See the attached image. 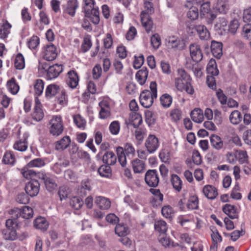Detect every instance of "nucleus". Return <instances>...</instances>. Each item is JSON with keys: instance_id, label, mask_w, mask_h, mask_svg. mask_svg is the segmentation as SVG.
<instances>
[{"instance_id": "nucleus-23", "label": "nucleus", "mask_w": 251, "mask_h": 251, "mask_svg": "<svg viewBox=\"0 0 251 251\" xmlns=\"http://www.w3.org/2000/svg\"><path fill=\"white\" fill-rule=\"evenodd\" d=\"M117 161V157L112 151H106L102 156V161L105 164L114 165Z\"/></svg>"}, {"instance_id": "nucleus-34", "label": "nucleus", "mask_w": 251, "mask_h": 251, "mask_svg": "<svg viewBox=\"0 0 251 251\" xmlns=\"http://www.w3.org/2000/svg\"><path fill=\"white\" fill-rule=\"evenodd\" d=\"M229 119L232 124L236 125L241 122L242 115L238 110H234L230 114Z\"/></svg>"}, {"instance_id": "nucleus-55", "label": "nucleus", "mask_w": 251, "mask_h": 251, "mask_svg": "<svg viewBox=\"0 0 251 251\" xmlns=\"http://www.w3.org/2000/svg\"><path fill=\"white\" fill-rule=\"evenodd\" d=\"M40 43V39L37 36H33L28 41V47L30 49H35Z\"/></svg>"}, {"instance_id": "nucleus-8", "label": "nucleus", "mask_w": 251, "mask_h": 251, "mask_svg": "<svg viewBox=\"0 0 251 251\" xmlns=\"http://www.w3.org/2000/svg\"><path fill=\"white\" fill-rule=\"evenodd\" d=\"M200 15L205 16L207 19L208 24L212 23L213 21L216 18V15L212 12L210 8V2L206 1L200 5Z\"/></svg>"}, {"instance_id": "nucleus-30", "label": "nucleus", "mask_w": 251, "mask_h": 251, "mask_svg": "<svg viewBox=\"0 0 251 251\" xmlns=\"http://www.w3.org/2000/svg\"><path fill=\"white\" fill-rule=\"evenodd\" d=\"M115 232L120 237H126L129 232L128 227L124 224H118L115 227Z\"/></svg>"}, {"instance_id": "nucleus-36", "label": "nucleus", "mask_w": 251, "mask_h": 251, "mask_svg": "<svg viewBox=\"0 0 251 251\" xmlns=\"http://www.w3.org/2000/svg\"><path fill=\"white\" fill-rule=\"evenodd\" d=\"M132 165L133 171L135 173H140L145 169L144 162L138 159H135L132 161Z\"/></svg>"}, {"instance_id": "nucleus-61", "label": "nucleus", "mask_w": 251, "mask_h": 251, "mask_svg": "<svg viewBox=\"0 0 251 251\" xmlns=\"http://www.w3.org/2000/svg\"><path fill=\"white\" fill-rule=\"evenodd\" d=\"M80 150L75 144L72 145L69 149V153L73 159H77Z\"/></svg>"}, {"instance_id": "nucleus-38", "label": "nucleus", "mask_w": 251, "mask_h": 251, "mask_svg": "<svg viewBox=\"0 0 251 251\" xmlns=\"http://www.w3.org/2000/svg\"><path fill=\"white\" fill-rule=\"evenodd\" d=\"M92 46V43L91 40V36L89 35H86L83 40L81 46V51L85 53L88 51Z\"/></svg>"}, {"instance_id": "nucleus-33", "label": "nucleus", "mask_w": 251, "mask_h": 251, "mask_svg": "<svg viewBox=\"0 0 251 251\" xmlns=\"http://www.w3.org/2000/svg\"><path fill=\"white\" fill-rule=\"evenodd\" d=\"M99 106L100 107V110L99 112L100 118L105 119L109 116V107L106 102L101 101L99 103Z\"/></svg>"}, {"instance_id": "nucleus-10", "label": "nucleus", "mask_w": 251, "mask_h": 251, "mask_svg": "<svg viewBox=\"0 0 251 251\" xmlns=\"http://www.w3.org/2000/svg\"><path fill=\"white\" fill-rule=\"evenodd\" d=\"M40 183L38 180L31 179L26 184L25 189L26 193L31 197L38 195L40 190Z\"/></svg>"}, {"instance_id": "nucleus-59", "label": "nucleus", "mask_w": 251, "mask_h": 251, "mask_svg": "<svg viewBox=\"0 0 251 251\" xmlns=\"http://www.w3.org/2000/svg\"><path fill=\"white\" fill-rule=\"evenodd\" d=\"M91 185L88 179H84L81 182L80 193H83L84 195H86V191L91 190Z\"/></svg>"}, {"instance_id": "nucleus-4", "label": "nucleus", "mask_w": 251, "mask_h": 251, "mask_svg": "<svg viewBox=\"0 0 251 251\" xmlns=\"http://www.w3.org/2000/svg\"><path fill=\"white\" fill-rule=\"evenodd\" d=\"M145 8L147 11H143L140 14L141 20L142 25L145 28L146 31L149 33L152 29L153 22L151 20L149 13L153 12L152 4L149 1L144 2Z\"/></svg>"}, {"instance_id": "nucleus-27", "label": "nucleus", "mask_w": 251, "mask_h": 251, "mask_svg": "<svg viewBox=\"0 0 251 251\" xmlns=\"http://www.w3.org/2000/svg\"><path fill=\"white\" fill-rule=\"evenodd\" d=\"M95 202L100 209L103 210L108 209L111 205L110 201L102 197H96Z\"/></svg>"}, {"instance_id": "nucleus-58", "label": "nucleus", "mask_w": 251, "mask_h": 251, "mask_svg": "<svg viewBox=\"0 0 251 251\" xmlns=\"http://www.w3.org/2000/svg\"><path fill=\"white\" fill-rule=\"evenodd\" d=\"M151 44L154 49H157L161 45V39L158 34H153L151 39Z\"/></svg>"}, {"instance_id": "nucleus-17", "label": "nucleus", "mask_w": 251, "mask_h": 251, "mask_svg": "<svg viewBox=\"0 0 251 251\" xmlns=\"http://www.w3.org/2000/svg\"><path fill=\"white\" fill-rule=\"evenodd\" d=\"M78 6L79 3L77 0H69L64 7V12L73 17Z\"/></svg>"}, {"instance_id": "nucleus-32", "label": "nucleus", "mask_w": 251, "mask_h": 251, "mask_svg": "<svg viewBox=\"0 0 251 251\" xmlns=\"http://www.w3.org/2000/svg\"><path fill=\"white\" fill-rule=\"evenodd\" d=\"M216 9L220 13L226 14L228 10V4L227 0H217Z\"/></svg>"}, {"instance_id": "nucleus-22", "label": "nucleus", "mask_w": 251, "mask_h": 251, "mask_svg": "<svg viewBox=\"0 0 251 251\" xmlns=\"http://www.w3.org/2000/svg\"><path fill=\"white\" fill-rule=\"evenodd\" d=\"M195 29L197 32L201 40H206L210 37V33L205 26L203 25H197Z\"/></svg>"}, {"instance_id": "nucleus-42", "label": "nucleus", "mask_w": 251, "mask_h": 251, "mask_svg": "<svg viewBox=\"0 0 251 251\" xmlns=\"http://www.w3.org/2000/svg\"><path fill=\"white\" fill-rule=\"evenodd\" d=\"M154 228L160 234H164L167 230V224L163 220L158 221L154 224Z\"/></svg>"}, {"instance_id": "nucleus-25", "label": "nucleus", "mask_w": 251, "mask_h": 251, "mask_svg": "<svg viewBox=\"0 0 251 251\" xmlns=\"http://www.w3.org/2000/svg\"><path fill=\"white\" fill-rule=\"evenodd\" d=\"M3 238L6 240L14 241L17 239L18 234L16 229L6 228L2 231Z\"/></svg>"}, {"instance_id": "nucleus-43", "label": "nucleus", "mask_w": 251, "mask_h": 251, "mask_svg": "<svg viewBox=\"0 0 251 251\" xmlns=\"http://www.w3.org/2000/svg\"><path fill=\"white\" fill-rule=\"evenodd\" d=\"M60 91L58 86L55 84L49 85L46 90V95L48 97L51 98L55 96Z\"/></svg>"}, {"instance_id": "nucleus-29", "label": "nucleus", "mask_w": 251, "mask_h": 251, "mask_svg": "<svg viewBox=\"0 0 251 251\" xmlns=\"http://www.w3.org/2000/svg\"><path fill=\"white\" fill-rule=\"evenodd\" d=\"M192 120L195 123H200L203 120V114L202 111L200 108H195L191 112Z\"/></svg>"}, {"instance_id": "nucleus-45", "label": "nucleus", "mask_w": 251, "mask_h": 251, "mask_svg": "<svg viewBox=\"0 0 251 251\" xmlns=\"http://www.w3.org/2000/svg\"><path fill=\"white\" fill-rule=\"evenodd\" d=\"M74 122L79 128L84 129L86 125L85 120L79 114L74 115L73 117Z\"/></svg>"}, {"instance_id": "nucleus-13", "label": "nucleus", "mask_w": 251, "mask_h": 251, "mask_svg": "<svg viewBox=\"0 0 251 251\" xmlns=\"http://www.w3.org/2000/svg\"><path fill=\"white\" fill-rule=\"evenodd\" d=\"M43 52L44 58L49 61L54 60L57 56L56 47L51 43L44 47Z\"/></svg>"}, {"instance_id": "nucleus-40", "label": "nucleus", "mask_w": 251, "mask_h": 251, "mask_svg": "<svg viewBox=\"0 0 251 251\" xmlns=\"http://www.w3.org/2000/svg\"><path fill=\"white\" fill-rule=\"evenodd\" d=\"M14 66L16 69L18 70H22L25 68V58L23 55L20 53H18L15 57Z\"/></svg>"}, {"instance_id": "nucleus-39", "label": "nucleus", "mask_w": 251, "mask_h": 251, "mask_svg": "<svg viewBox=\"0 0 251 251\" xmlns=\"http://www.w3.org/2000/svg\"><path fill=\"white\" fill-rule=\"evenodd\" d=\"M32 118L36 121H40L44 117V113L40 105L34 106V112L32 114Z\"/></svg>"}, {"instance_id": "nucleus-12", "label": "nucleus", "mask_w": 251, "mask_h": 251, "mask_svg": "<svg viewBox=\"0 0 251 251\" xmlns=\"http://www.w3.org/2000/svg\"><path fill=\"white\" fill-rule=\"evenodd\" d=\"M145 146L148 152L153 153L159 147L158 139L155 135L151 134L146 139Z\"/></svg>"}, {"instance_id": "nucleus-49", "label": "nucleus", "mask_w": 251, "mask_h": 251, "mask_svg": "<svg viewBox=\"0 0 251 251\" xmlns=\"http://www.w3.org/2000/svg\"><path fill=\"white\" fill-rule=\"evenodd\" d=\"M235 153L237 160H238L241 164L247 162L248 156L246 151H237Z\"/></svg>"}, {"instance_id": "nucleus-53", "label": "nucleus", "mask_w": 251, "mask_h": 251, "mask_svg": "<svg viewBox=\"0 0 251 251\" xmlns=\"http://www.w3.org/2000/svg\"><path fill=\"white\" fill-rule=\"evenodd\" d=\"M242 35L247 39H251V24H245L243 26Z\"/></svg>"}, {"instance_id": "nucleus-35", "label": "nucleus", "mask_w": 251, "mask_h": 251, "mask_svg": "<svg viewBox=\"0 0 251 251\" xmlns=\"http://www.w3.org/2000/svg\"><path fill=\"white\" fill-rule=\"evenodd\" d=\"M98 172L101 177H109L111 176L112 171L109 165L104 164L101 165L98 169Z\"/></svg>"}, {"instance_id": "nucleus-51", "label": "nucleus", "mask_w": 251, "mask_h": 251, "mask_svg": "<svg viewBox=\"0 0 251 251\" xmlns=\"http://www.w3.org/2000/svg\"><path fill=\"white\" fill-rule=\"evenodd\" d=\"M8 89L13 94H16L18 93L19 90V87L16 83L14 78H12L7 82V83Z\"/></svg>"}, {"instance_id": "nucleus-47", "label": "nucleus", "mask_w": 251, "mask_h": 251, "mask_svg": "<svg viewBox=\"0 0 251 251\" xmlns=\"http://www.w3.org/2000/svg\"><path fill=\"white\" fill-rule=\"evenodd\" d=\"M199 200L196 196H192L190 197L187 204V208L190 209H197L198 208Z\"/></svg>"}, {"instance_id": "nucleus-15", "label": "nucleus", "mask_w": 251, "mask_h": 251, "mask_svg": "<svg viewBox=\"0 0 251 251\" xmlns=\"http://www.w3.org/2000/svg\"><path fill=\"white\" fill-rule=\"evenodd\" d=\"M63 71L62 65L54 64L50 66L47 70V77L48 79L56 78Z\"/></svg>"}, {"instance_id": "nucleus-31", "label": "nucleus", "mask_w": 251, "mask_h": 251, "mask_svg": "<svg viewBox=\"0 0 251 251\" xmlns=\"http://www.w3.org/2000/svg\"><path fill=\"white\" fill-rule=\"evenodd\" d=\"M206 70L207 73L210 76H216L219 74V70L217 69L216 61L213 59H211L208 63Z\"/></svg>"}, {"instance_id": "nucleus-52", "label": "nucleus", "mask_w": 251, "mask_h": 251, "mask_svg": "<svg viewBox=\"0 0 251 251\" xmlns=\"http://www.w3.org/2000/svg\"><path fill=\"white\" fill-rule=\"evenodd\" d=\"M34 89L37 95H41L44 89V82L42 79H38L36 80L34 84Z\"/></svg>"}, {"instance_id": "nucleus-20", "label": "nucleus", "mask_w": 251, "mask_h": 251, "mask_svg": "<svg viewBox=\"0 0 251 251\" xmlns=\"http://www.w3.org/2000/svg\"><path fill=\"white\" fill-rule=\"evenodd\" d=\"M28 137V135L27 133L24 134L23 138L21 139L14 144V149L20 151H25L27 148L28 143L27 139Z\"/></svg>"}, {"instance_id": "nucleus-60", "label": "nucleus", "mask_w": 251, "mask_h": 251, "mask_svg": "<svg viewBox=\"0 0 251 251\" xmlns=\"http://www.w3.org/2000/svg\"><path fill=\"white\" fill-rule=\"evenodd\" d=\"M170 116L173 121L177 122L181 118V112L179 109H174L171 111Z\"/></svg>"}, {"instance_id": "nucleus-62", "label": "nucleus", "mask_w": 251, "mask_h": 251, "mask_svg": "<svg viewBox=\"0 0 251 251\" xmlns=\"http://www.w3.org/2000/svg\"><path fill=\"white\" fill-rule=\"evenodd\" d=\"M144 62V57L143 55H141L138 57L134 56V61L133 62V67L135 69H139L143 64Z\"/></svg>"}, {"instance_id": "nucleus-44", "label": "nucleus", "mask_w": 251, "mask_h": 251, "mask_svg": "<svg viewBox=\"0 0 251 251\" xmlns=\"http://www.w3.org/2000/svg\"><path fill=\"white\" fill-rule=\"evenodd\" d=\"M83 203L82 200L78 197H73L70 201V205L76 210L79 209L82 206Z\"/></svg>"}, {"instance_id": "nucleus-9", "label": "nucleus", "mask_w": 251, "mask_h": 251, "mask_svg": "<svg viewBox=\"0 0 251 251\" xmlns=\"http://www.w3.org/2000/svg\"><path fill=\"white\" fill-rule=\"evenodd\" d=\"M146 184L151 187H156L159 182L157 171L156 170H149L145 176Z\"/></svg>"}, {"instance_id": "nucleus-56", "label": "nucleus", "mask_w": 251, "mask_h": 251, "mask_svg": "<svg viewBox=\"0 0 251 251\" xmlns=\"http://www.w3.org/2000/svg\"><path fill=\"white\" fill-rule=\"evenodd\" d=\"M109 128L110 132L112 134L117 135L118 134L120 131V123L118 121H113L110 124Z\"/></svg>"}, {"instance_id": "nucleus-14", "label": "nucleus", "mask_w": 251, "mask_h": 251, "mask_svg": "<svg viewBox=\"0 0 251 251\" xmlns=\"http://www.w3.org/2000/svg\"><path fill=\"white\" fill-rule=\"evenodd\" d=\"M166 40L168 43V46L172 48L183 50L185 48V44L184 41L180 40L177 37L174 36L169 37Z\"/></svg>"}, {"instance_id": "nucleus-41", "label": "nucleus", "mask_w": 251, "mask_h": 251, "mask_svg": "<svg viewBox=\"0 0 251 251\" xmlns=\"http://www.w3.org/2000/svg\"><path fill=\"white\" fill-rule=\"evenodd\" d=\"M171 183L176 190L179 192L181 190L182 181L177 175L175 174L172 175Z\"/></svg>"}, {"instance_id": "nucleus-1", "label": "nucleus", "mask_w": 251, "mask_h": 251, "mask_svg": "<svg viewBox=\"0 0 251 251\" xmlns=\"http://www.w3.org/2000/svg\"><path fill=\"white\" fill-rule=\"evenodd\" d=\"M150 88L151 91L145 90L140 95V103L145 108L150 107L153 103L154 99H156L157 97V84L155 81L151 82Z\"/></svg>"}, {"instance_id": "nucleus-11", "label": "nucleus", "mask_w": 251, "mask_h": 251, "mask_svg": "<svg viewBox=\"0 0 251 251\" xmlns=\"http://www.w3.org/2000/svg\"><path fill=\"white\" fill-rule=\"evenodd\" d=\"M190 56L192 60L196 63L201 62L203 58V54L200 45L191 44L189 46Z\"/></svg>"}, {"instance_id": "nucleus-16", "label": "nucleus", "mask_w": 251, "mask_h": 251, "mask_svg": "<svg viewBox=\"0 0 251 251\" xmlns=\"http://www.w3.org/2000/svg\"><path fill=\"white\" fill-rule=\"evenodd\" d=\"M223 44L221 42L212 41L211 44V52L213 56L220 59L223 55Z\"/></svg>"}, {"instance_id": "nucleus-48", "label": "nucleus", "mask_w": 251, "mask_h": 251, "mask_svg": "<svg viewBox=\"0 0 251 251\" xmlns=\"http://www.w3.org/2000/svg\"><path fill=\"white\" fill-rule=\"evenodd\" d=\"M2 162L5 164H13L15 158L11 151H6L3 157Z\"/></svg>"}, {"instance_id": "nucleus-54", "label": "nucleus", "mask_w": 251, "mask_h": 251, "mask_svg": "<svg viewBox=\"0 0 251 251\" xmlns=\"http://www.w3.org/2000/svg\"><path fill=\"white\" fill-rule=\"evenodd\" d=\"M188 18L192 21L195 20L199 17V10L197 8L193 7L189 10L187 13Z\"/></svg>"}, {"instance_id": "nucleus-6", "label": "nucleus", "mask_w": 251, "mask_h": 251, "mask_svg": "<svg viewBox=\"0 0 251 251\" xmlns=\"http://www.w3.org/2000/svg\"><path fill=\"white\" fill-rule=\"evenodd\" d=\"M191 81L190 75L183 69H178L177 76L175 78V86L179 91H183L185 85Z\"/></svg>"}, {"instance_id": "nucleus-21", "label": "nucleus", "mask_w": 251, "mask_h": 251, "mask_svg": "<svg viewBox=\"0 0 251 251\" xmlns=\"http://www.w3.org/2000/svg\"><path fill=\"white\" fill-rule=\"evenodd\" d=\"M204 196L209 199L213 200L218 195L217 189L212 185H205L202 190Z\"/></svg>"}, {"instance_id": "nucleus-24", "label": "nucleus", "mask_w": 251, "mask_h": 251, "mask_svg": "<svg viewBox=\"0 0 251 251\" xmlns=\"http://www.w3.org/2000/svg\"><path fill=\"white\" fill-rule=\"evenodd\" d=\"M71 139L69 136H66L60 140L55 143V149L56 150H64L69 146Z\"/></svg>"}, {"instance_id": "nucleus-64", "label": "nucleus", "mask_w": 251, "mask_h": 251, "mask_svg": "<svg viewBox=\"0 0 251 251\" xmlns=\"http://www.w3.org/2000/svg\"><path fill=\"white\" fill-rule=\"evenodd\" d=\"M216 96L220 103L222 104H225L227 102V97L223 93L221 89H219L216 92Z\"/></svg>"}, {"instance_id": "nucleus-46", "label": "nucleus", "mask_w": 251, "mask_h": 251, "mask_svg": "<svg viewBox=\"0 0 251 251\" xmlns=\"http://www.w3.org/2000/svg\"><path fill=\"white\" fill-rule=\"evenodd\" d=\"M22 212V218L25 219H28L32 217L33 211L32 208L29 206H25L21 208Z\"/></svg>"}, {"instance_id": "nucleus-57", "label": "nucleus", "mask_w": 251, "mask_h": 251, "mask_svg": "<svg viewBox=\"0 0 251 251\" xmlns=\"http://www.w3.org/2000/svg\"><path fill=\"white\" fill-rule=\"evenodd\" d=\"M27 194L21 193L19 194L16 198V201L21 204H26L29 202V198Z\"/></svg>"}, {"instance_id": "nucleus-19", "label": "nucleus", "mask_w": 251, "mask_h": 251, "mask_svg": "<svg viewBox=\"0 0 251 251\" xmlns=\"http://www.w3.org/2000/svg\"><path fill=\"white\" fill-rule=\"evenodd\" d=\"M223 211L231 219L238 218V213L234 205L226 204L223 207Z\"/></svg>"}, {"instance_id": "nucleus-63", "label": "nucleus", "mask_w": 251, "mask_h": 251, "mask_svg": "<svg viewBox=\"0 0 251 251\" xmlns=\"http://www.w3.org/2000/svg\"><path fill=\"white\" fill-rule=\"evenodd\" d=\"M150 192L154 196L156 201H158L159 202H162L163 200V195L160 193L159 189L151 188Z\"/></svg>"}, {"instance_id": "nucleus-26", "label": "nucleus", "mask_w": 251, "mask_h": 251, "mask_svg": "<svg viewBox=\"0 0 251 251\" xmlns=\"http://www.w3.org/2000/svg\"><path fill=\"white\" fill-rule=\"evenodd\" d=\"M210 142L211 146L217 150H220L223 147L224 143L221 137L213 134L210 136Z\"/></svg>"}, {"instance_id": "nucleus-5", "label": "nucleus", "mask_w": 251, "mask_h": 251, "mask_svg": "<svg viewBox=\"0 0 251 251\" xmlns=\"http://www.w3.org/2000/svg\"><path fill=\"white\" fill-rule=\"evenodd\" d=\"M50 133L54 136H59L63 131V126L61 117L54 116L50 121Z\"/></svg>"}, {"instance_id": "nucleus-7", "label": "nucleus", "mask_w": 251, "mask_h": 251, "mask_svg": "<svg viewBox=\"0 0 251 251\" xmlns=\"http://www.w3.org/2000/svg\"><path fill=\"white\" fill-rule=\"evenodd\" d=\"M38 178L43 181L46 188L49 192H51L56 189L57 185L55 176L44 173H39Z\"/></svg>"}, {"instance_id": "nucleus-2", "label": "nucleus", "mask_w": 251, "mask_h": 251, "mask_svg": "<svg viewBox=\"0 0 251 251\" xmlns=\"http://www.w3.org/2000/svg\"><path fill=\"white\" fill-rule=\"evenodd\" d=\"M83 2L85 17L90 18L94 24H98L100 22V13L98 7L95 6L94 0H83Z\"/></svg>"}, {"instance_id": "nucleus-50", "label": "nucleus", "mask_w": 251, "mask_h": 251, "mask_svg": "<svg viewBox=\"0 0 251 251\" xmlns=\"http://www.w3.org/2000/svg\"><path fill=\"white\" fill-rule=\"evenodd\" d=\"M45 165V162L44 159L37 158L31 160L28 164L27 166L29 168L32 167H41Z\"/></svg>"}, {"instance_id": "nucleus-3", "label": "nucleus", "mask_w": 251, "mask_h": 251, "mask_svg": "<svg viewBox=\"0 0 251 251\" xmlns=\"http://www.w3.org/2000/svg\"><path fill=\"white\" fill-rule=\"evenodd\" d=\"M116 152L118 161L123 167L126 166V158L131 159L135 154L134 148L130 143L126 144L124 149L121 147H117Z\"/></svg>"}, {"instance_id": "nucleus-37", "label": "nucleus", "mask_w": 251, "mask_h": 251, "mask_svg": "<svg viewBox=\"0 0 251 251\" xmlns=\"http://www.w3.org/2000/svg\"><path fill=\"white\" fill-rule=\"evenodd\" d=\"M172 101V97L168 94H164L160 98V103L164 108H167L170 107Z\"/></svg>"}, {"instance_id": "nucleus-18", "label": "nucleus", "mask_w": 251, "mask_h": 251, "mask_svg": "<svg viewBox=\"0 0 251 251\" xmlns=\"http://www.w3.org/2000/svg\"><path fill=\"white\" fill-rule=\"evenodd\" d=\"M68 79L67 80L68 85L72 88H75L78 85L79 78L77 73L75 71H70L68 73Z\"/></svg>"}, {"instance_id": "nucleus-28", "label": "nucleus", "mask_w": 251, "mask_h": 251, "mask_svg": "<svg viewBox=\"0 0 251 251\" xmlns=\"http://www.w3.org/2000/svg\"><path fill=\"white\" fill-rule=\"evenodd\" d=\"M34 226L37 229L45 231L48 229L49 224L45 218L39 217L34 220Z\"/></svg>"}]
</instances>
